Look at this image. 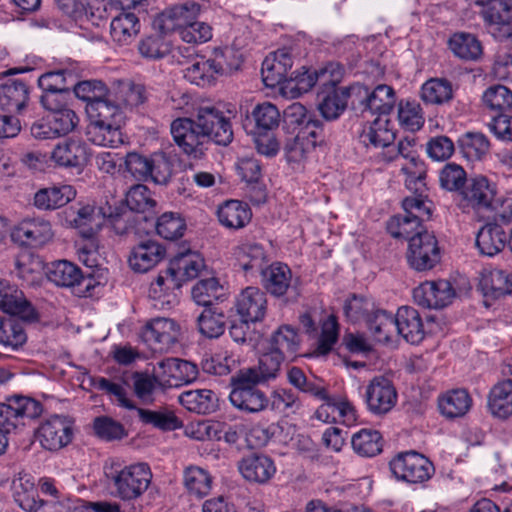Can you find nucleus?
<instances>
[{
  "instance_id": "12",
  "label": "nucleus",
  "mask_w": 512,
  "mask_h": 512,
  "mask_svg": "<svg viewBox=\"0 0 512 512\" xmlns=\"http://www.w3.org/2000/svg\"><path fill=\"white\" fill-rule=\"evenodd\" d=\"M140 336L153 351L166 352L178 342L180 327L170 318L157 317L146 322Z\"/></svg>"
},
{
  "instance_id": "46",
  "label": "nucleus",
  "mask_w": 512,
  "mask_h": 512,
  "mask_svg": "<svg viewBox=\"0 0 512 512\" xmlns=\"http://www.w3.org/2000/svg\"><path fill=\"white\" fill-rule=\"evenodd\" d=\"M299 344L300 339L296 330L289 325H283L272 333L267 349L287 359L298 351Z\"/></svg>"
},
{
  "instance_id": "50",
  "label": "nucleus",
  "mask_w": 512,
  "mask_h": 512,
  "mask_svg": "<svg viewBox=\"0 0 512 512\" xmlns=\"http://www.w3.org/2000/svg\"><path fill=\"white\" fill-rule=\"evenodd\" d=\"M387 230L394 238H403L408 241L418 235L423 234L427 229L423 226L419 215H408L392 217L388 224Z\"/></svg>"
},
{
  "instance_id": "32",
  "label": "nucleus",
  "mask_w": 512,
  "mask_h": 512,
  "mask_svg": "<svg viewBox=\"0 0 512 512\" xmlns=\"http://www.w3.org/2000/svg\"><path fill=\"white\" fill-rule=\"evenodd\" d=\"M29 87L20 79H6L0 84V108L9 112H19L27 104Z\"/></svg>"
},
{
  "instance_id": "16",
  "label": "nucleus",
  "mask_w": 512,
  "mask_h": 512,
  "mask_svg": "<svg viewBox=\"0 0 512 512\" xmlns=\"http://www.w3.org/2000/svg\"><path fill=\"white\" fill-rule=\"evenodd\" d=\"M200 5L194 1H187L182 4H176L165 9L155 20L158 29L167 34L173 31L182 30L190 25L200 13Z\"/></svg>"
},
{
  "instance_id": "6",
  "label": "nucleus",
  "mask_w": 512,
  "mask_h": 512,
  "mask_svg": "<svg viewBox=\"0 0 512 512\" xmlns=\"http://www.w3.org/2000/svg\"><path fill=\"white\" fill-rule=\"evenodd\" d=\"M469 5L481 7L480 14L489 31L497 40L512 38V0H467Z\"/></svg>"
},
{
  "instance_id": "18",
  "label": "nucleus",
  "mask_w": 512,
  "mask_h": 512,
  "mask_svg": "<svg viewBox=\"0 0 512 512\" xmlns=\"http://www.w3.org/2000/svg\"><path fill=\"white\" fill-rule=\"evenodd\" d=\"M293 61L286 49L278 50L267 56L262 63L261 75L264 84L273 88L277 85L286 86L292 75Z\"/></svg>"
},
{
  "instance_id": "29",
  "label": "nucleus",
  "mask_w": 512,
  "mask_h": 512,
  "mask_svg": "<svg viewBox=\"0 0 512 512\" xmlns=\"http://www.w3.org/2000/svg\"><path fill=\"white\" fill-rule=\"evenodd\" d=\"M204 267L203 257L199 253L188 249L177 253L170 261L167 269L175 279L179 280L182 286L183 282L196 278Z\"/></svg>"
},
{
  "instance_id": "48",
  "label": "nucleus",
  "mask_w": 512,
  "mask_h": 512,
  "mask_svg": "<svg viewBox=\"0 0 512 512\" xmlns=\"http://www.w3.org/2000/svg\"><path fill=\"white\" fill-rule=\"evenodd\" d=\"M183 484L189 496L201 499L210 493L213 478L207 470L189 466L184 470Z\"/></svg>"
},
{
  "instance_id": "51",
  "label": "nucleus",
  "mask_w": 512,
  "mask_h": 512,
  "mask_svg": "<svg viewBox=\"0 0 512 512\" xmlns=\"http://www.w3.org/2000/svg\"><path fill=\"white\" fill-rule=\"evenodd\" d=\"M109 94L112 95L122 111L127 108L137 107L144 103L146 99L144 87L130 81L119 82Z\"/></svg>"
},
{
  "instance_id": "19",
  "label": "nucleus",
  "mask_w": 512,
  "mask_h": 512,
  "mask_svg": "<svg viewBox=\"0 0 512 512\" xmlns=\"http://www.w3.org/2000/svg\"><path fill=\"white\" fill-rule=\"evenodd\" d=\"M235 308L246 322H259L264 319L267 311L266 293L258 287H246L237 296Z\"/></svg>"
},
{
  "instance_id": "9",
  "label": "nucleus",
  "mask_w": 512,
  "mask_h": 512,
  "mask_svg": "<svg viewBox=\"0 0 512 512\" xmlns=\"http://www.w3.org/2000/svg\"><path fill=\"white\" fill-rule=\"evenodd\" d=\"M72 217L68 222L72 228H75L79 235L88 241L86 245L81 248L83 254H90L96 252L98 245L95 236L99 232L103 222L104 214L101 208L95 205L84 204L78 208L71 207Z\"/></svg>"
},
{
  "instance_id": "13",
  "label": "nucleus",
  "mask_w": 512,
  "mask_h": 512,
  "mask_svg": "<svg viewBox=\"0 0 512 512\" xmlns=\"http://www.w3.org/2000/svg\"><path fill=\"white\" fill-rule=\"evenodd\" d=\"M73 438L72 423L63 416L55 415L40 424L36 439L42 448L58 451L66 447Z\"/></svg>"
},
{
  "instance_id": "36",
  "label": "nucleus",
  "mask_w": 512,
  "mask_h": 512,
  "mask_svg": "<svg viewBox=\"0 0 512 512\" xmlns=\"http://www.w3.org/2000/svg\"><path fill=\"white\" fill-rule=\"evenodd\" d=\"M448 47L453 55L467 62L479 61L483 56L481 41L471 33H454L448 41Z\"/></svg>"
},
{
  "instance_id": "3",
  "label": "nucleus",
  "mask_w": 512,
  "mask_h": 512,
  "mask_svg": "<svg viewBox=\"0 0 512 512\" xmlns=\"http://www.w3.org/2000/svg\"><path fill=\"white\" fill-rule=\"evenodd\" d=\"M259 383L243 373L238 371L230 379L231 391L229 400L238 410L256 414L266 410L269 407V397L259 388Z\"/></svg>"
},
{
  "instance_id": "37",
  "label": "nucleus",
  "mask_w": 512,
  "mask_h": 512,
  "mask_svg": "<svg viewBox=\"0 0 512 512\" xmlns=\"http://www.w3.org/2000/svg\"><path fill=\"white\" fill-rule=\"evenodd\" d=\"M134 411L143 424L161 431H174L183 426L182 420L169 407H159L154 410L136 407Z\"/></svg>"
},
{
  "instance_id": "24",
  "label": "nucleus",
  "mask_w": 512,
  "mask_h": 512,
  "mask_svg": "<svg viewBox=\"0 0 512 512\" xmlns=\"http://www.w3.org/2000/svg\"><path fill=\"white\" fill-rule=\"evenodd\" d=\"M158 376L170 386H179L194 381L198 376L197 366L187 360L166 358L158 362Z\"/></svg>"
},
{
  "instance_id": "41",
  "label": "nucleus",
  "mask_w": 512,
  "mask_h": 512,
  "mask_svg": "<svg viewBox=\"0 0 512 512\" xmlns=\"http://www.w3.org/2000/svg\"><path fill=\"white\" fill-rule=\"evenodd\" d=\"M389 119L377 117L359 135L360 142L366 147L380 148L388 146L395 140V133L388 127Z\"/></svg>"
},
{
  "instance_id": "54",
  "label": "nucleus",
  "mask_w": 512,
  "mask_h": 512,
  "mask_svg": "<svg viewBox=\"0 0 512 512\" xmlns=\"http://www.w3.org/2000/svg\"><path fill=\"white\" fill-rule=\"evenodd\" d=\"M287 379L299 391L308 393L319 400H328V392L321 381L307 377L299 367H291L287 372Z\"/></svg>"
},
{
  "instance_id": "47",
  "label": "nucleus",
  "mask_w": 512,
  "mask_h": 512,
  "mask_svg": "<svg viewBox=\"0 0 512 512\" xmlns=\"http://www.w3.org/2000/svg\"><path fill=\"white\" fill-rule=\"evenodd\" d=\"M179 402L187 410L197 414H209L217 408V397L209 389L184 391L179 395Z\"/></svg>"
},
{
  "instance_id": "14",
  "label": "nucleus",
  "mask_w": 512,
  "mask_h": 512,
  "mask_svg": "<svg viewBox=\"0 0 512 512\" xmlns=\"http://www.w3.org/2000/svg\"><path fill=\"white\" fill-rule=\"evenodd\" d=\"M456 296L448 280L426 281L413 290L414 302L429 309H441L450 305Z\"/></svg>"
},
{
  "instance_id": "7",
  "label": "nucleus",
  "mask_w": 512,
  "mask_h": 512,
  "mask_svg": "<svg viewBox=\"0 0 512 512\" xmlns=\"http://www.w3.org/2000/svg\"><path fill=\"white\" fill-rule=\"evenodd\" d=\"M43 412L42 404L32 398L14 396L0 403V432L9 434L26 420L38 418Z\"/></svg>"
},
{
  "instance_id": "21",
  "label": "nucleus",
  "mask_w": 512,
  "mask_h": 512,
  "mask_svg": "<svg viewBox=\"0 0 512 512\" xmlns=\"http://www.w3.org/2000/svg\"><path fill=\"white\" fill-rule=\"evenodd\" d=\"M0 309L26 321L37 320V313L22 291L0 279Z\"/></svg>"
},
{
  "instance_id": "61",
  "label": "nucleus",
  "mask_w": 512,
  "mask_h": 512,
  "mask_svg": "<svg viewBox=\"0 0 512 512\" xmlns=\"http://www.w3.org/2000/svg\"><path fill=\"white\" fill-rule=\"evenodd\" d=\"M397 116L400 126L408 131H418L424 125L422 108L414 101H400Z\"/></svg>"
},
{
  "instance_id": "33",
  "label": "nucleus",
  "mask_w": 512,
  "mask_h": 512,
  "mask_svg": "<svg viewBox=\"0 0 512 512\" xmlns=\"http://www.w3.org/2000/svg\"><path fill=\"white\" fill-rule=\"evenodd\" d=\"M496 194L495 185L484 176H476L467 181L461 195L473 207L490 208Z\"/></svg>"
},
{
  "instance_id": "23",
  "label": "nucleus",
  "mask_w": 512,
  "mask_h": 512,
  "mask_svg": "<svg viewBox=\"0 0 512 512\" xmlns=\"http://www.w3.org/2000/svg\"><path fill=\"white\" fill-rule=\"evenodd\" d=\"M165 255V247L158 241L149 239L133 247L128 262L135 272L145 273L160 263Z\"/></svg>"
},
{
  "instance_id": "20",
  "label": "nucleus",
  "mask_w": 512,
  "mask_h": 512,
  "mask_svg": "<svg viewBox=\"0 0 512 512\" xmlns=\"http://www.w3.org/2000/svg\"><path fill=\"white\" fill-rule=\"evenodd\" d=\"M338 75L335 74L334 64L321 68L319 70L310 71L302 66L301 70H292L291 78L288 79L286 88L297 91L299 94L308 92L316 82L323 86L333 84L338 81Z\"/></svg>"
},
{
  "instance_id": "8",
  "label": "nucleus",
  "mask_w": 512,
  "mask_h": 512,
  "mask_svg": "<svg viewBox=\"0 0 512 512\" xmlns=\"http://www.w3.org/2000/svg\"><path fill=\"white\" fill-rule=\"evenodd\" d=\"M390 469L397 479L412 484L429 480L435 472L432 462L416 451L397 455L390 461Z\"/></svg>"
},
{
  "instance_id": "22",
  "label": "nucleus",
  "mask_w": 512,
  "mask_h": 512,
  "mask_svg": "<svg viewBox=\"0 0 512 512\" xmlns=\"http://www.w3.org/2000/svg\"><path fill=\"white\" fill-rule=\"evenodd\" d=\"M50 158L60 167L81 168L88 162L89 153L84 141L69 138L54 147Z\"/></svg>"
},
{
  "instance_id": "5",
  "label": "nucleus",
  "mask_w": 512,
  "mask_h": 512,
  "mask_svg": "<svg viewBox=\"0 0 512 512\" xmlns=\"http://www.w3.org/2000/svg\"><path fill=\"white\" fill-rule=\"evenodd\" d=\"M47 278L58 287L69 288L78 297H90L98 282L91 275H83L81 269L67 260L53 262L47 269Z\"/></svg>"
},
{
  "instance_id": "42",
  "label": "nucleus",
  "mask_w": 512,
  "mask_h": 512,
  "mask_svg": "<svg viewBox=\"0 0 512 512\" xmlns=\"http://www.w3.org/2000/svg\"><path fill=\"white\" fill-rule=\"evenodd\" d=\"M471 406L472 398L465 389H453L439 398L440 412L449 419L464 416Z\"/></svg>"
},
{
  "instance_id": "15",
  "label": "nucleus",
  "mask_w": 512,
  "mask_h": 512,
  "mask_svg": "<svg viewBox=\"0 0 512 512\" xmlns=\"http://www.w3.org/2000/svg\"><path fill=\"white\" fill-rule=\"evenodd\" d=\"M365 400L370 412L376 415L386 414L397 403V391L391 380L376 376L366 387Z\"/></svg>"
},
{
  "instance_id": "55",
  "label": "nucleus",
  "mask_w": 512,
  "mask_h": 512,
  "mask_svg": "<svg viewBox=\"0 0 512 512\" xmlns=\"http://www.w3.org/2000/svg\"><path fill=\"white\" fill-rule=\"evenodd\" d=\"M421 99L427 104L441 105L453 98L451 82L446 79L433 78L421 87Z\"/></svg>"
},
{
  "instance_id": "62",
  "label": "nucleus",
  "mask_w": 512,
  "mask_h": 512,
  "mask_svg": "<svg viewBox=\"0 0 512 512\" xmlns=\"http://www.w3.org/2000/svg\"><path fill=\"white\" fill-rule=\"evenodd\" d=\"M482 100L491 111L504 113L512 108V91L504 85H493L485 90Z\"/></svg>"
},
{
  "instance_id": "63",
  "label": "nucleus",
  "mask_w": 512,
  "mask_h": 512,
  "mask_svg": "<svg viewBox=\"0 0 512 512\" xmlns=\"http://www.w3.org/2000/svg\"><path fill=\"white\" fill-rule=\"evenodd\" d=\"M467 181L466 171L459 164L447 163L440 170L439 183L447 191L461 193Z\"/></svg>"
},
{
  "instance_id": "40",
  "label": "nucleus",
  "mask_w": 512,
  "mask_h": 512,
  "mask_svg": "<svg viewBox=\"0 0 512 512\" xmlns=\"http://www.w3.org/2000/svg\"><path fill=\"white\" fill-rule=\"evenodd\" d=\"M140 32V22L133 13H120L110 23V35L118 45L131 44Z\"/></svg>"
},
{
  "instance_id": "38",
  "label": "nucleus",
  "mask_w": 512,
  "mask_h": 512,
  "mask_svg": "<svg viewBox=\"0 0 512 512\" xmlns=\"http://www.w3.org/2000/svg\"><path fill=\"white\" fill-rule=\"evenodd\" d=\"M507 236L498 224H486L477 233L476 247L480 254L492 257L505 247Z\"/></svg>"
},
{
  "instance_id": "10",
  "label": "nucleus",
  "mask_w": 512,
  "mask_h": 512,
  "mask_svg": "<svg viewBox=\"0 0 512 512\" xmlns=\"http://www.w3.org/2000/svg\"><path fill=\"white\" fill-rule=\"evenodd\" d=\"M351 93L358 98V108L378 114V117L387 118L396 103L394 89L386 84H379L372 91L363 85L351 87Z\"/></svg>"
},
{
  "instance_id": "28",
  "label": "nucleus",
  "mask_w": 512,
  "mask_h": 512,
  "mask_svg": "<svg viewBox=\"0 0 512 512\" xmlns=\"http://www.w3.org/2000/svg\"><path fill=\"white\" fill-rule=\"evenodd\" d=\"M395 331L408 343L418 344L424 338V326L418 311L402 306L395 315Z\"/></svg>"
},
{
  "instance_id": "56",
  "label": "nucleus",
  "mask_w": 512,
  "mask_h": 512,
  "mask_svg": "<svg viewBox=\"0 0 512 512\" xmlns=\"http://www.w3.org/2000/svg\"><path fill=\"white\" fill-rule=\"evenodd\" d=\"M351 443L360 456L374 457L382 451V437L376 430L361 429L352 436Z\"/></svg>"
},
{
  "instance_id": "64",
  "label": "nucleus",
  "mask_w": 512,
  "mask_h": 512,
  "mask_svg": "<svg viewBox=\"0 0 512 512\" xmlns=\"http://www.w3.org/2000/svg\"><path fill=\"white\" fill-rule=\"evenodd\" d=\"M185 230L186 223L184 219L178 213L174 212H165L158 218L156 223L158 235L167 240L182 237Z\"/></svg>"
},
{
  "instance_id": "4",
  "label": "nucleus",
  "mask_w": 512,
  "mask_h": 512,
  "mask_svg": "<svg viewBox=\"0 0 512 512\" xmlns=\"http://www.w3.org/2000/svg\"><path fill=\"white\" fill-rule=\"evenodd\" d=\"M260 283L267 293L285 302L294 303L301 294L300 281L294 277L288 265L275 262L267 265L260 273Z\"/></svg>"
},
{
  "instance_id": "43",
  "label": "nucleus",
  "mask_w": 512,
  "mask_h": 512,
  "mask_svg": "<svg viewBox=\"0 0 512 512\" xmlns=\"http://www.w3.org/2000/svg\"><path fill=\"white\" fill-rule=\"evenodd\" d=\"M251 117L254 121V126L250 133L261 136L278 128L281 115L274 104L265 101L253 108Z\"/></svg>"
},
{
  "instance_id": "25",
  "label": "nucleus",
  "mask_w": 512,
  "mask_h": 512,
  "mask_svg": "<svg viewBox=\"0 0 512 512\" xmlns=\"http://www.w3.org/2000/svg\"><path fill=\"white\" fill-rule=\"evenodd\" d=\"M241 475L250 482L264 484L276 472L272 459L263 454H251L244 457L238 464Z\"/></svg>"
},
{
  "instance_id": "1",
  "label": "nucleus",
  "mask_w": 512,
  "mask_h": 512,
  "mask_svg": "<svg viewBox=\"0 0 512 512\" xmlns=\"http://www.w3.org/2000/svg\"><path fill=\"white\" fill-rule=\"evenodd\" d=\"M170 130L175 143L194 158H201L204 146L209 142L227 146L233 140L230 116L211 104L197 107L194 118L173 120Z\"/></svg>"
},
{
  "instance_id": "45",
  "label": "nucleus",
  "mask_w": 512,
  "mask_h": 512,
  "mask_svg": "<svg viewBox=\"0 0 512 512\" xmlns=\"http://www.w3.org/2000/svg\"><path fill=\"white\" fill-rule=\"evenodd\" d=\"M238 265L245 273H260L267 266V256L263 247L256 243H245L236 250Z\"/></svg>"
},
{
  "instance_id": "11",
  "label": "nucleus",
  "mask_w": 512,
  "mask_h": 512,
  "mask_svg": "<svg viewBox=\"0 0 512 512\" xmlns=\"http://www.w3.org/2000/svg\"><path fill=\"white\" fill-rule=\"evenodd\" d=\"M441 252L438 241L428 230L414 236L408 244L407 261L417 271L430 270L440 262Z\"/></svg>"
},
{
  "instance_id": "30",
  "label": "nucleus",
  "mask_w": 512,
  "mask_h": 512,
  "mask_svg": "<svg viewBox=\"0 0 512 512\" xmlns=\"http://www.w3.org/2000/svg\"><path fill=\"white\" fill-rule=\"evenodd\" d=\"M86 112L90 124L124 123L125 113L113 99L112 95L105 93L99 100L86 104Z\"/></svg>"
},
{
  "instance_id": "35",
  "label": "nucleus",
  "mask_w": 512,
  "mask_h": 512,
  "mask_svg": "<svg viewBox=\"0 0 512 512\" xmlns=\"http://www.w3.org/2000/svg\"><path fill=\"white\" fill-rule=\"evenodd\" d=\"M76 190L71 185L51 186L38 190L33 204L40 210H55L72 201Z\"/></svg>"
},
{
  "instance_id": "53",
  "label": "nucleus",
  "mask_w": 512,
  "mask_h": 512,
  "mask_svg": "<svg viewBox=\"0 0 512 512\" xmlns=\"http://www.w3.org/2000/svg\"><path fill=\"white\" fill-rule=\"evenodd\" d=\"M193 300L201 306L210 308L214 301L225 296L224 287L217 278L211 277L199 280L192 288Z\"/></svg>"
},
{
  "instance_id": "59",
  "label": "nucleus",
  "mask_w": 512,
  "mask_h": 512,
  "mask_svg": "<svg viewBox=\"0 0 512 512\" xmlns=\"http://www.w3.org/2000/svg\"><path fill=\"white\" fill-rule=\"evenodd\" d=\"M199 332L207 338H217L224 333L225 315L216 308H205L197 318Z\"/></svg>"
},
{
  "instance_id": "44",
  "label": "nucleus",
  "mask_w": 512,
  "mask_h": 512,
  "mask_svg": "<svg viewBox=\"0 0 512 512\" xmlns=\"http://www.w3.org/2000/svg\"><path fill=\"white\" fill-rule=\"evenodd\" d=\"M122 124H89L86 131L87 138L95 145L116 148L124 143Z\"/></svg>"
},
{
  "instance_id": "26",
  "label": "nucleus",
  "mask_w": 512,
  "mask_h": 512,
  "mask_svg": "<svg viewBox=\"0 0 512 512\" xmlns=\"http://www.w3.org/2000/svg\"><path fill=\"white\" fill-rule=\"evenodd\" d=\"M184 78L197 86L211 85L216 76L223 73V66L217 58L207 59L203 56L195 57L184 70Z\"/></svg>"
},
{
  "instance_id": "31",
  "label": "nucleus",
  "mask_w": 512,
  "mask_h": 512,
  "mask_svg": "<svg viewBox=\"0 0 512 512\" xmlns=\"http://www.w3.org/2000/svg\"><path fill=\"white\" fill-rule=\"evenodd\" d=\"M181 287L179 280L170 273L168 269L161 271L156 279L150 284L149 297L156 301L155 306L161 308L171 307L177 303V293Z\"/></svg>"
},
{
  "instance_id": "39",
  "label": "nucleus",
  "mask_w": 512,
  "mask_h": 512,
  "mask_svg": "<svg viewBox=\"0 0 512 512\" xmlns=\"http://www.w3.org/2000/svg\"><path fill=\"white\" fill-rule=\"evenodd\" d=\"M218 220L228 229H241L251 220L252 212L246 203L238 200H229L221 205L217 211Z\"/></svg>"
},
{
  "instance_id": "27",
  "label": "nucleus",
  "mask_w": 512,
  "mask_h": 512,
  "mask_svg": "<svg viewBox=\"0 0 512 512\" xmlns=\"http://www.w3.org/2000/svg\"><path fill=\"white\" fill-rule=\"evenodd\" d=\"M286 359L279 354L266 350L258 360L257 365L243 368L240 371L257 381L259 384L265 385L276 380L282 373V367Z\"/></svg>"
},
{
  "instance_id": "58",
  "label": "nucleus",
  "mask_w": 512,
  "mask_h": 512,
  "mask_svg": "<svg viewBox=\"0 0 512 512\" xmlns=\"http://www.w3.org/2000/svg\"><path fill=\"white\" fill-rule=\"evenodd\" d=\"M353 94L350 88H339L326 95L319 104V110L326 120L337 119L346 109L347 99Z\"/></svg>"
},
{
  "instance_id": "57",
  "label": "nucleus",
  "mask_w": 512,
  "mask_h": 512,
  "mask_svg": "<svg viewBox=\"0 0 512 512\" xmlns=\"http://www.w3.org/2000/svg\"><path fill=\"white\" fill-rule=\"evenodd\" d=\"M27 341L26 332L20 322L13 318L0 317V345L18 350Z\"/></svg>"
},
{
  "instance_id": "34",
  "label": "nucleus",
  "mask_w": 512,
  "mask_h": 512,
  "mask_svg": "<svg viewBox=\"0 0 512 512\" xmlns=\"http://www.w3.org/2000/svg\"><path fill=\"white\" fill-rule=\"evenodd\" d=\"M479 285L486 296L498 298L512 293V272L499 268H485Z\"/></svg>"
},
{
  "instance_id": "2",
  "label": "nucleus",
  "mask_w": 512,
  "mask_h": 512,
  "mask_svg": "<svg viewBox=\"0 0 512 512\" xmlns=\"http://www.w3.org/2000/svg\"><path fill=\"white\" fill-rule=\"evenodd\" d=\"M112 495L124 502L140 498L149 488L152 472L148 464L136 463L127 466L113 463L105 470Z\"/></svg>"
},
{
  "instance_id": "49",
  "label": "nucleus",
  "mask_w": 512,
  "mask_h": 512,
  "mask_svg": "<svg viewBox=\"0 0 512 512\" xmlns=\"http://www.w3.org/2000/svg\"><path fill=\"white\" fill-rule=\"evenodd\" d=\"M488 407L491 413L499 418L512 415V381L504 380L496 384L490 391Z\"/></svg>"
},
{
  "instance_id": "17",
  "label": "nucleus",
  "mask_w": 512,
  "mask_h": 512,
  "mask_svg": "<svg viewBox=\"0 0 512 512\" xmlns=\"http://www.w3.org/2000/svg\"><path fill=\"white\" fill-rule=\"evenodd\" d=\"M12 240L20 245L40 247L53 238L51 223L43 218L24 219L11 233Z\"/></svg>"
},
{
  "instance_id": "52",
  "label": "nucleus",
  "mask_w": 512,
  "mask_h": 512,
  "mask_svg": "<svg viewBox=\"0 0 512 512\" xmlns=\"http://www.w3.org/2000/svg\"><path fill=\"white\" fill-rule=\"evenodd\" d=\"M366 323L375 340L381 343L389 342L395 332V316L382 309L375 308Z\"/></svg>"
},
{
  "instance_id": "60",
  "label": "nucleus",
  "mask_w": 512,
  "mask_h": 512,
  "mask_svg": "<svg viewBox=\"0 0 512 512\" xmlns=\"http://www.w3.org/2000/svg\"><path fill=\"white\" fill-rule=\"evenodd\" d=\"M458 142L463 155L470 161L481 160L489 151V141L482 133L468 132Z\"/></svg>"
}]
</instances>
